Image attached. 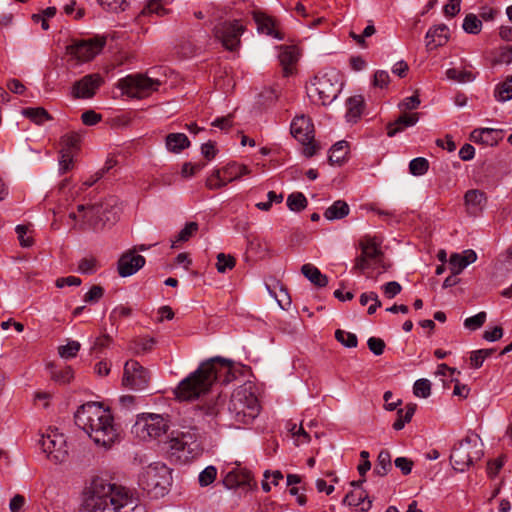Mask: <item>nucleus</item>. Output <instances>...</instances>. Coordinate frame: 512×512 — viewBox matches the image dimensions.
Masks as SVG:
<instances>
[{"instance_id":"f257e3e1","label":"nucleus","mask_w":512,"mask_h":512,"mask_svg":"<svg viewBox=\"0 0 512 512\" xmlns=\"http://www.w3.org/2000/svg\"><path fill=\"white\" fill-rule=\"evenodd\" d=\"M82 512H145V508L127 488L96 478L84 492Z\"/></svg>"},{"instance_id":"f03ea898","label":"nucleus","mask_w":512,"mask_h":512,"mask_svg":"<svg viewBox=\"0 0 512 512\" xmlns=\"http://www.w3.org/2000/svg\"><path fill=\"white\" fill-rule=\"evenodd\" d=\"M234 378L231 361L214 357L202 362L196 371L183 379L174 394L179 400H194L207 393L215 382L228 384Z\"/></svg>"},{"instance_id":"7ed1b4c3","label":"nucleus","mask_w":512,"mask_h":512,"mask_svg":"<svg viewBox=\"0 0 512 512\" xmlns=\"http://www.w3.org/2000/svg\"><path fill=\"white\" fill-rule=\"evenodd\" d=\"M76 425L83 429L98 446L110 448L118 439V431L109 409L100 403L88 402L75 413Z\"/></svg>"},{"instance_id":"20e7f679","label":"nucleus","mask_w":512,"mask_h":512,"mask_svg":"<svg viewBox=\"0 0 512 512\" xmlns=\"http://www.w3.org/2000/svg\"><path fill=\"white\" fill-rule=\"evenodd\" d=\"M228 411L235 422L248 424L258 416L260 405L254 393L239 387L230 397Z\"/></svg>"},{"instance_id":"39448f33","label":"nucleus","mask_w":512,"mask_h":512,"mask_svg":"<svg viewBox=\"0 0 512 512\" xmlns=\"http://www.w3.org/2000/svg\"><path fill=\"white\" fill-rule=\"evenodd\" d=\"M483 456L482 444L478 435L466 436L456 443L450 454L452 467L459 472H464L467 468L480 460Z\"/></svg>"},{"instance_id":"423d86ee","label":"nucleus","mask_w":512,"mask_h":512,"mask_svg":"<svg viewBox=\"0 0 512 512\" xmlns=\"http://www.w3.org/2000/svg\"><path fill=\"white\" fill-rule=\"evenodd\" d=\"M340 87L337 74L331 72L314 77L307 91L313 102L326 106L337 98Z\"/></svg>"},{"instance_id":"0eeeda50","label":"nucleus","mask_w":512,"mask_h":512,"mask_svg":"<svg viewBox=\"0 0 512 512\" xmlns=\"http://www.w3.org/2000/svg\"><path fill=\"white\" fill-rule=\"evenodd\" d=\"M161 85L162 82L159 79L141 73L128 75L117 82V87L122 91V94L138 99L151 95Z\"/></svg>"},{"instance_id":"6e6552de","label":"nucleus","mask_w":512,"mask_h":512,"mask_svg":"<svg viewBox=\"0 0 512 512\" xmlns=\"http://www.w3.org/2000/svg\"><path fill=\"white\" fill-rule=\"evenodd\" d=\"M361 254L355 258L353 271L359 273H365V271L382 267L383 271L386 267L382 261V251L380 244L376 241V238L366 236L359 242Z\"/></svg>"},{"instance_id":"1a4fd4ad","label":"nucleus","mask_w":512,"mask_h":512,"mask_svg":"<svg viewBox=\"0 0 512 512\" xmlns=\"http://www.w3.org/2000/svg\"><path fill=\"white\" fill-rule=\"evenodd\" d=\"M170 469L163 463L149 465L140 475L139 482L148 493L163 495L170 484Z\"/></svg>"},{"instance_id":"9d476101","label":"nucleus","mask_w":512,"mask_h":512,"mask_svg":"<svg viewBox=\"0 0 512 512\" xmlns=\"http://www.w3.org/2000/svg\"><path fill=\"white\" fill-rule=\"evenodd\" d=\"M168 430V420L160 414L143 413L138 415L133 432L141 439L158 438Z\"/></svg>"},{"instance_id":"9b49d317","label":"nucleus","mask_w":512,"mask_h":512,"mask_svg":"<svg viewBox=\"0 0 512 512\" xmlns=\"http://www.w3.org/2000/svg\"><path fill=\"white\" fill-rule=\"evenodd\" d=\"M150 382V373L136 360H128L124 364L122 385L126 388L142 391Z\"/></svg>"},{"instance_id":"f8f14e48","label":"nucleus","mask_w":512,"mask_h":512,"mask_svg":"<svg viewBox=\"0 0 512 512\" xmlns=\"http://www.w3.org/2000/svg\"><path fill=\"white\" fill-rule=\"evenodd\" d=\"M40 445L48 458L55 463H62L67 459L68 447L66 439L57 429L49 430L47 434L43 435Z\"/></svg>"},{"instance_id":"ddd939ff","label":"nucleus","mask_w":512,"mask_h":512,"mask_svg":"<svg viewBox=\"0 0 512 512\" xmlns=\"http://www.w3.org/2000/svg\"><path fill=\"white\" fill-rule=\"evenodd\" d=\"M104 45V39L93 38L78 40L67 47V53L78 61L87 62L99 54Z\"/></svg>"},{"instance_id":"4468645a","label":"nucleus","mask_w":512,"mask_h":512,"mask_svg":"<svg viewBox=\"0 0 512 512\" xmlns=\"http://www.w3.org/2000/svg\"><path fill=\"white\" fill-rule=\"evenodd\" d=\"M243 32L244 26L239 20L223 22L216 25L214 28V36L230 51L238 47L240 44V36Z\"/></svg>"},{"instance_id":"2eb2a0df","label":"nucleus","mask_w":512,"mask_h":512,"mask_svg":"<svg viewBox=\"0 0 512 512\" xmlns=\"http://www.w3.org/2000/svg\"><path fill=\"white\" fill-rule=\"evenodd\" d=\"M103 84L99 73L87 74L73 83L70 94L74 99H91Z\"/></svg>"},{"instance_id":"dca6fc26","label":"nucleus","mask_w":512,"mask_h":512,"mask_svg":"<svg viewBox=\"0 0 512 512\" xmlns=\"http://www.w3.org/2000/svg\"><path fill=\"white\" fill-rule=\"evenodd\" d=\"M291 134L300 143L306 144L314 141V126L310 118L301 115L296 116L291 123Z\"/></svg>"},{"instance_id":"f3484780","label":"nucleus","mask_w":512,"mask_h":512,"mask_svg":"<svg viewBox=\"0 0 512 512\" xmlns=\"http://www.w3.org/2000/svg\"><path fill=\"white\" fill-rule=\"evenodd\" d=\"M145 258L135 254V251L125 252L118 260V273L121 277L135 274L145 265Z\"/></svg>"},{"instance_id":"a211bd4d","label":"nucleus","mask_w":512,"mask_h":512,"mask_svg":"<svg viewBox=\"0 0 512 512\" xmlns=\"http://www.w3.org/2000/svg\"><path fill=\"white\" fill-rule=\"evenodd\" d=\"M77 211L82 217V229L91 228L96 230L100 226H103L101 219V207H99L98 204L89 206L80 204L77 206Z\"/></svg>"},{"instance_id":"6ab92c4d","label":"nucleus","mask_w":512,"mask_h":512,"mask_svg":"<svg viewBox=\"0 0 512 512\" xmlns=\"http://www.w3.org/2000/svg\"><path fill=\"white\" fill-rule=\"evenodd\" d=\"M467 213L472 216L479 215L487 203L486 194L478 189L468 190L464 195Z\"/></svg>"},{"instance_id":"aec40b11","label":"nucleus","mask_w":512,"mask_h":512,"mask_svg":"<svg viewBox=\"0 0 512 512\" xmlns=\"http://www.w3.org/2000/svg\"><path fill=\"white\" fill-rule=\"evenodd\" d=\"M426 48L434 50L443 46L449 40V28L445 24H439L429 28L426 33Z\"/></svg>"},{"instance_id":"412c9836","label":"nucleus","mask_w":512,"mask_h":512,"mask_svg":"<svg viewBox=\"0 0 512 512\" xmlns=\"http://www.w3.org/2000/svg\"><path fill=\"white\" fill-rule=\"evenodd\" d=\"M252 476L250 471L240 466L234 467L227 472L223 479L224 485L229 488H236L239 486H251Z\"/></svg>"},{"instance_id":"4be33fe9","label":"nucleus","mask_w":512,"mask_h":512,"mask_svg":"<svg viewBox=\"0 0 512 512\" xmlns=\"http://www.w3.org/2000/svg\"><path fill=\"white\" fill-rule=\"evenodd\" d=\"M98 205L101 207V219L103 225L114 224L119 219L121 206L116 197L111 196Z\"/></svg>"},{"instance_id":"5701e85b","label":"nucleus","mask_w":512,"mask_h":512,"mask_svg":"<svg viewBox=\"0 0 512 512\" xmlns=\"http://www.w3.org/2000/svg\"><path fill=\"white\" fill-rule=\"evenodd\" d=\"M299 53L295 46L282 47L279 53V61L284 77H289L294 72V66L298 61Z\"/></svg>"},{"instance_id":"b1692460","label":"nucleus","mask_w":512,"mask_h":512,"mask_svg":"<svg viewBox=\"0 0 512 512\" xmlns=\"http://www.w3.org/2000/svg\"><path fill=\"white\" fill-rule=\"evenodd\" d=\"M419 120L418 113L402 114L394 122L387 124L388 137H394L397 133L402 132L405 128L414 126Z\"/></svg>"},{"instance_id":"393cba45","label":"nucleus","mask_w":512,"mask_h":512,"mask_svg":"<svg viewBox=\"0 0 512 512\" xmlns=\"http://www.w3.org/2000/svg\"><path fill=\"white\" fill-rule=\"evenodd\" d=\"M175 434L184 442L188 454H197L199 452L200 444L196 428L189 427L183 431H177Z\"/></svg>"},{"instance_id":"a878e982","label":"nucleus","mask_w":512,"mask_h":512,"mask_svg":"<svg viewBox=\"0 0 512 512\" xmlns=\"http://www.w3.org/2000/svg\"><path fill=\"white\" fill-rule=\"evenodd\" d=\"M165 145L169 152L177 154L190 146V140L184 133H170L165 138Z\"/></svg>"},{"instance_id":"bb28decb","label":"nucleus","mask_w":512,"mask_h":512,"mask_svg":"<svg viewBox=\"0 0 512 512\" xmlns=\"http://www.w3.org/2000/svg\"><path fill=\"white\" fill-rule=\"evenodd\" d=\"M343 502L349 506L358 507L361 512H366L372 507V500L368 498L365 491H352L345 496Z\"/></svg>"},{"instance_id":"cd10ccee","label":"nucleus","mask_w":512,"mask_h":512,"mask_svg":"<svg viewBox=\"0 0 512 512\" xmlns=\"http://www.w3.org/2000/svg\"><path fill=\"white\" fill-rule=\"evenodd\" d=\"M347 112L346 119L348 122H356L364 108V98L361 95H355L346 101Z\"/></svg>"},{"instance_id":"c85d7f7f","label":"nucleus","mask_w":512,"mask_h":512,"mask_svg":"<svg viewBox=\"0 0 512 512\" xmlns=\"http://www.w3.org/2000/svg\"><path fill=\"white\" fill-rule=\"evenodd\" d=\"M302 274L315 286L325 287L328 284V278L322 274L321 271L312 264H304L301 267Z\"/></svg>"},{"instance_id":"c756f323","label":"nucleus","mask_w":512,"mask_h":512,"mask_svg":"<svg viewBox=\"0 0 512 512\" xmlns=\"http://www.w3.org/2000/svg\"><path fill=\"white\" fill-rule=\"evenodd\" d=\"M349 212V205L343 200H337L325 210L324 217L330 221L339 220L346 217Z\"/></svg>"},{"instance_id":"7c9ffc66","label":"nucleus","mask_w":512,"mask_h":512,"mask_svg":"<svg viewBox=\"0 0 512 512\" xmlns=\"http://www.w3.org/2000/svg\"><path fill=\"white\" fill-rule=\"evenodd\" d=\"M226 403V396L219 394L215 399L205 402L200 406V410L205 416L217 417Z\"/></svg>"},{"instance_id":"2f4dec72","label":"nucleus","mask_w":512,"mask_h":512,"mask_svg":"<svg viewBox=\"0 0 512 512\" xmlns=\"http://www.w3.org/2000/svg\"><path fill=\"white\" fill-rule=\"evenodd\" d=\"M155 343L154 338H138L129 343L128 349L133 355H142L150 352Z\"/></svg>"},{"instance_id":"473e14b6","label":"nucleus","mask_w":512,"mask_h":512,"mask_svg":"<svg viewBox=\"0 0 512 512\" xmlns=\"http://www.w3.org/2000/svg\"><path fill=\"white\" fill-rule=\"evenodd\" d=\"M222 171L223 175L226 176L229 183L241 178L243 175L250 173V170L246 165L238 164L236 162L227 164L222 168Z\"/></svg>"},{"instance_id":"72a5a7b5","label":"nucleus","mask_w":512,"mask_h":512,"mask_svg":"<svg viewBox=\"0 0 512 512\" xmlns=\"http://www.w3.org/2000/svg\"><path fill=\"white\" fill-rule=\"evenodd\" d=\"M392 468L391 464V454L388 450H381L377 457V463L374 467L373 473L378 476H385L390 469Z\"/></svg>"},{"instance_id":"f704fd0d","label":"nucleus","mask_w":512,"mask_h":512,"mask_svg":"<svg viewBox=\"0 0 512 512\" xmlns=\"http://www.w3.org/2000/svg\"><path fill=\"white\" fill-rule=\"evenodd\" d=\"M416 411V404H408L404 409H399L397 411V419L393 423V428L395 430H401L404 428L405 424L410 422L414 413Z\"/></svg>"},{"instance_id":"c9c22d12","label":"nucleus","mask_w":512,"mask_h":512,"mask_svg":"<svg viewBox=\"0 0 512 512\" xmlns=\"http://www.w3.org/2000/svg\"><path fill=\"white\" fill-rule=\"evenodd\" d=\"M494 96L499 102H505L512 99V76L507 77L505 81L496 86Z\"/></svg>"},{"instance_id":"e433bc0d","label":"nucleus","mask_w":512,"mask_h":512,"mask_svg":"<svg viewBox=\"0 0 512 512\" xmlns=\"http://www.w3.org/2000/svg\"><path fill=\"white\" fill-rule=\"evenodd\" d=\"M348 153V143L346 141H339L335 143L329 155V162L331 164H340Z\"/></svg>"},{"instance_id":"4c0bfd02","label":"nucleus","mask_w":512,"mask_h":512,"mask_svg":"<svg viewBox=\"0 0 512 512\" xmlns=\"http://www.w3.org/2000/svg\"><path fill=\"white\" fill-rule=\"evenodd\" d=\"M228 183L226 176L223 175L222 169H216L206 179L205 185L210 190H218L225 187Z\"/></svg>"},{"instance_id":"58836bf2","label":"nucleus","mask_w":512,"mask_h":512,"mask_svg":"<svg viewBox=\"0 0 512 512\" xmlns=\"http://www.w3.org/2000/svg\"><path fill=\"white\" fill-rule=\"evenodd\" d=\"M254 19L258 25V29L261 32L276 38H281L278 35V32L275 31L273 20L270 17L262 14H255Z\"/></svg>"},{"instance_id":"ea45409f","label":"nucleus","mask_w":512,"mask_h":512,"mask_svg":"<svg viewBox=\"0 0 512 512\" xmlns=\"http://www.w3.org/2000/svg\"><path fill=\"white\" fill-rule=\"evenodd\" d=\"M308 201L301 192L291 193L287 197V206L291 211L300 212L307 207Z\"/></svg>"},{"instance_id":"a19ab883","label":"nucleus","mask_w":512,"mask_h":512,"mask_svg":"<svg viewBox=\"0 0 512 512\" xmlns=\"http://www.w3.org/2000/svg\"><path fill=\"white\" fill-rule=\"evenodd\" d=\"M462 28L468 34H479L482 29V21L475 14L469 13L464 18Z\"/></svg>"},{"instance_id":"79ce46f5","label":"nucleus","mask_w":512,"mask_h":512,"mask_svg":"<svg viewBox=\"0 0 512 512\" xmlns=\"http://www.w3.org/2000/svg\"><path fill=\"white\" fill-rule=\"evenodd\" d=\"M169 447L174 454H178L179 458H184L185 460L189 458H193L196 454H188L186 451V446H184V442L181 441L178 435L175 432L172 433V437L169 441Z\"/></svg>"},{"instance_id":"37998d69","label":"nucleus","mask_w":512,"mask_h":512,"mask_svg":"<svg viewBox=\"0 0 512 512\" xmlns=\"http://www.w3.org/2000/svg\"><path fill=\"white\" fill-rule=\"evenodd\" d=\"M22 113L25 117L31 119L36 124H42L51 118L49 113L42 107L26 108Z\"/></svg>"},{"instance_id":"c03bdc74","label":"nucleus","mask_w":512,"mask_h":512,"mask_svg":"<svg viewBox=\"0 0 512 512\" xmlns=\"http://www.w3.org/2000/svg\"><path fill=\"white\" fill-rule=\"evenodd\" d=\"M446 76L450 80L457 81L459 83L471 82L475 79V75L466 70H458L456 68H450L446 71Z\"/></svg>"},{"instance_id":"a18cd8bd","label":"nucleus","mask_w":512,"mask_h":512,"mask_svg":"<svg viewBox=\"0 0 512 512\" xmlns=\"http://www.w3.org/2000/svg\"><path fill=\"white\" fill-rule=\"evenodd\" d=\"M429 169V162L426 158L417 157L410 161L409 172L414 176H422Z\"/></svg>"},{"instance_id":"49530a36","label":"nucleus","mask_w":512,"mask_h":512,"mask_svg":"<svg viewBox=\"0 0 512 512\" xmlns=\"http://www.w3.org/2000/svg\"><path fill=\"white\" fill-rule=\"evenodd\" d=\"M81 344L78 341L71 340L66 345L59 346L58 353L61 358L71 359L77 356Z\"/></svg>"},{"instance_id":"de8ad7c7","label":"nucleus","mask_w":512,"mask_h":512,"mask_svg":"<svg viewBox=\"0 0 512 512\" xmlns=\"http://www.w3.org/2000/svg\"><path fill=\"white\" fill-rule=\"evenodd\" d=\"M198 230V224L196 222H189L185 227L178 233L175 240L172 241V247H176L178 242L188 241Z\"/></svg>"},{"instance_id":"09e8293b","label":"nucleus","mask_w":512,"mask_h":512,"mask_svg":"<svg viewBox=\"0 0 512 512\" xmlns=\"http://www.w3.org/2000/svg\"><path fill=\"white\" fill-rule=\"evenodd\" d=\"M335 338L338 342L348 348H354L358 344L357 336L354 333L346 332L341 329L336 330Z\"/></svg>"},{"instance_id":"8fccbe9b","label":"nucleus","mask_w":512,"mask_h":512,"mask_svg":"<svg viewBox=\"0 0 512 512\" xmlns=\"http://www.w3.org/2000/svg\"><path fill=\"white\" fill-rule=\"evenodd\" d=\"M236 260L231 255L219 253L217 255L216 268L219 273H225L227 270H231L235 267Z\"/></svg>"},{"instance_id":"3c124183","label":"nucleus","mask_w":512,"mask_h":512,"mask_svg":"<svg viewBox=\"0 0 512 512\" xmlns=\"http://www.w3.org/2000/svg\"><path fill=\"white\" fill-rule=\"evenodd\" d=\"M51 377L55 381L65 384L69 383L73 379L74 372L70 366H65L64 368L53 370L51 372Z\"/></svg>"},{"instance_id":"603ef678","label":"nucleus","mask_w":512,"mask_h":512,"mask_svg":"<svg viewBox=\"0 0 512 512\" xmlns=\"http://www.w3.org/2000/svg\"><path fill=\"white\" fill-rule=\"evenodd\" d=\"M413 393L417 397L427 398L431 394V383L427 379H418L413 386Z\"/></svg>"},{"instance_id":"864d4df0","label":"nucleus","mask_w":512,"mask_h":512,"mask_svg":"<svg viewBox=\"0 0 512 512\" xmlns=\"http://www.w3.org/2000/svg\"><path fill=\"white\" fill-rule=\"evenodd\" d=\"M486 317H487L486 312H484V311L479 312L478 314H476L474 316L466 318L464 321V326H465V328H467L471 331H475L483 326V324L486 321Z\"/></svg>"},{"instance_id":"5fc2aeb1","label":"nucleus","mask_w":512,"mask_h":512,"mask_svg":"<svg viewBox=\"0 0 512 512\" xmlns=\"http://www.w3.org/2000/svg\"><path fill=\"white\" fill-rule=\"evenodd\" d=\"M217 476V469L215 466H207L200 474H199V484L202 487H206L214 482Z\"/></svg>"},{"instance_id":"6e6d98bb","label":"nucleus","mask_w":512,"mask_h":512,"mask_svg":"<svg viewBox=\"0 0 512 512\" xmlns=\"http://www.w3.org/2000/svg\"><path fill=\"white\" fill-rule=\"evenodd\" d=\"M449 265L453 275L460 274L468 266L462 258V255L458 253H454L450 256Z\"/></svg>"},{"instance_id":"4d7b16f0","label":"nucleus","mask_w":512,"mask_h":512,"mask_svg":"<svg viewBox=\"0 0 512 512\" xmlns=\"http://www.w3.org/2000/svg\"><path fill=\"white\" fill-rule=\"evenodd\" d=\"M104 8L112 12L124 11L128 6L127 0H97Z\"/></svg>"},{"instance_id":"13d9d810","label":"nucleus","mask_w":512,"mask_h":512,"mask_svg":"<svg viewBox=\"0 0 512 512\" xmlns=\"http://www.w3.org/2000/svg\"><path fill=\"white\" fill-rule=\"evenodd\" d=\"M141 13L142 15L156 14L162 16L166 14V9L158 0H150Z\"/></svg>"},{"instance_id":"bf43d9fd","label":"nucleus","mask_w":512,"mask_h":512,"mask_svg":"<svg viewBox=\"0 0 512 512\" xmlns=\"http://www.w3.org/2000/svg\"><path fill=\"white\" fill-rule=\"evenodd\" d=\"M498 131L493 128H481V129H475L471 133V137L474 141H481L482 143L489 144L492 142V139L484 138V135H493L497 134Z\"/></svg>"},{"instance_id":"052dcab7","label":"nucleus","mask_w":512,"mask_h":512,"mask_svg":"<svg viewBox=\"0 0 512 512\" xmlns=\"http://www.w3.org/2000/svg\"><path fill=\"white\" fill-rule=\"evenodd\" d=\"M104 295V289L99 285H93L91 289L84 295V301L87 303H96Z\"/></svg>"},{"instance_id":"680f3d73","label":"nucleus","mask_w":512,"mask_h":512,"mask_svg":"<svg viewBox=\"0 0 512 512\" xmlns=\"http://www.w3.org/2000/svg\"><path fill=\"white\" fill-rule=\"evenodd\" d=\"M369 350L379 356L382 355L385 349V342L381 338L370 337L367 341Z\"/></svg>"},{"instance_id":"e2e57ef3","label":"nucleus","mask_w":512,"mask_h":512,"mask_svg":"<svg viewBox=\"0 0 512 512\" xmlns=\"http://www.w3.org/2000/svg\"><path fill=\"white\" fill-rule=\"evenodd\" d=\"M101 119V114L96 113L94 110H87L81 115L82 123L87 126L96 125L101 121Z\"/></svg>"},{"instance_id":"0e129e2a","label":"nucleus","mask_w":512,"mask_h":512,"mask_svg":"<svg viewBox=\"0 0 512 512\" xmlns=\"http://www.w3.org/2000/svg\"><path fill=\"white\" fill-rule=\"evenodd\" d=\"M505 463V456H500L494 460H491L487 464V472L490 477H495Z\"/></svg>"},{"instance_id":"69168bd1","label":"nucleus","mask_w":512,"mask_h":512,"mask_svg":"<svg viewBox=\"0 0 512 512\" xmlns=\"http://www.w3.org/2000/svg\"><path fill=\"white\" fill-rule=\"evenodd\" d=\"M420 99L418 95H412L410 97L405 98L401 103H399L398 107L402 111L414 110L418 108L420 105Z\"/></svg>"},{"instance_id":"338daca9","label":"nucleus","mask_w":512,"mask_h":512,"mask_svg":"<svg viewBox=\"0 0 512 512\" xmlns=\"http://www.w3.org/2000/svg\"><path fill=\"white\" fill-rule=\"evenodd\" d=\"M461 9V0H448V3L444 6L443 12L447 17L456 16Z\"/></svg>"},{"instance_id":"774afa93","label":"nucleus","mask_w":512,"mask_h":512,"mask_svg":"<svg viewBox=\"0 0 512 512\" xmlns=\"http://www.w3.org/2000/svg\"><path fill=\"white\" fill-rule=\"evenodd\" d=\"M26 503L25 497L20 494H16L9 503V509L11 512H23L24 505Z\"/></svg>"}]
</instances>
